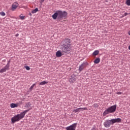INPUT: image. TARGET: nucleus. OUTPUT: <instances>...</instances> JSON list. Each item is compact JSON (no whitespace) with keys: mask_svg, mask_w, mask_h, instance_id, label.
Segmentation results:
<instances>
[{"mask_svg":"<svg viewBox=\"0 0 130 130\" xmlns=\"http://www.w3.org/2000/svg\"><path fill=\"white\" fill-rule=\"evenodd\" d=\"M62 53H61V51H58L56 52V57H60V56H62Z\"/></svg>","mask_w":130,"mask_h":130,"instance_id":"obj_11","label":"nucleus"},{"mask_svg":"<svg viewBox=\"0 0 130 130\" xmlns=\"http://www.w3.org/2000/svg\"><path fill=\"white\" fill-rule=\"evenodd\" d=\"M128 34L130 36V30L128 32Z\"/></svg>","mask_w":130,"mask_h":130,"instance_id":"obj_29","label":"nucleus"},{"mask_svg":"<svg viewBox=\"0 0 130 130\" xmlns=\"http://www.w3.org/2000/svg\"><path fill=\"white\" fill-rule=\"evenodd\" d=\"M44 0H41V4H42V3H44Z\"/></svg>","mask_w":130,"mask_h":130,"instance_id":"obj_27","label":"nucleus"},{"mask_svg":"<svg viewBox=\"0 0 130 130\" xmlns=\"http://www.w3.org/2000/svg\"><path fill=\"white\" fill-rule=\"evenodd\" d=\"M66 43L64 44L63 47H62V51L65 52L66 53L71 51V48H72V46L69 43H71V40L67 39L66 40Z\"/></svg>","mask_w":130,"mask_h":130,"instance_id":"obj_3","label":"nucleus"},{"mask_svg":"<svg viewBox=\"0 0 130 130\" xmlns=\"http://www.w3.org/2000/svg\"><path fill=\"white\" fill-rule=\"evenodd\" d=\"M94 63H99L100 62V58H96L93 61Z\"/></svg>","mask_w":130,"mask_h":130,"instance_id":"obj_15","label":"nucleus"},{"mask_svg":"<svg viewBox=\"0 0 130 130\" xmlns=\"http://www.w3.org/2000/svg\"><path fill=\"white\" fill-rule=\"evenodd\" d=\"M18 7H19V4H18V3L15 2L12 5L11 10L12 11H16V9Z\"/></svg>","mask_w":130,"mask_h":130,"instance_id":"obj_9","label":"nucleus"},{"mask_svg":"<svg viewBox=\"0 0 130 130\" xmlns=\"http://www.w3.org/2000/svg\"><path fill=\"white\" fill-rule=\"evenodd\" d=\"M84 110H88V109H87V108H79L74 110L73 112L77 113V112H80V111H84Z\"/></svg>","mask_w":130,"mask_h":130,"instance_id":"obj_8","label":"nucleus"},{"mask_svg":"<svg viewBox=\"0 0 130 130\" xmlns=\"http://www.w3.org/2000/svg\"><path fill=\"white\" fill-rule=\"evenodd\" d=\"M116 110V105L109 107L104 112V115L109 114V113H114Z\"/></svg>","mask_w":130,"mask_h":130,"instance_id":"obj_4","label":"nucleus"},{"mask_svg":"<svg viewBox=\"0 0 130 130\" xmlns=\"http://www.w3.org/2000/svg\"><path fill=\"white\" fill-rule=\"evenodd\" d=\"M126 5H127V6H130V0L126 1Z\"/></svg>","mask_w":130,"mask_h":130,"instance_id":"obj_21","label":"nucleus"},{"mask_svg":"<svg viewBox=\"0 0 130 130\" xmlns=\"http://www.w3.org/2000/svg\"><path fill=\"white\" fill-rule=\"evenodd\" d=\"M57 12L58 14V19L59 20H62V18L68 16V13L66 11H57Z\"/></svg>","mask_w":130,"mask_h":130,"instance_id":"obj_5","label":"nucleus"},{"mask_svg":"<svg viewBox=\"0 0 130 130\" xmlns=\"http://www.w3.org/2000/svg\"><path fill=\"white\" fill-rule=\"evenodd\" d=\"M19 17L21 19V20H24V19L25 18V16H23V14H21Z\"/></svg>","mask_w":130,"mask_h":130,"instance_id":"obj_20","label":"nucleus"},{"mask_svg":"<svg viewBox=\"0 0 130 130\" xmlns=\"http://www.w3.org/2000/svg\"><path fill=\"white\" fill-rule=\"evenodd\" d=\"M30 16H32V14L31 13H29Z\"/></svg>","mask_w":130,"mask_h":130,"instance_id":"obj_32","label":"nucleus"},{"mask_svg":"<svg viewBox=\"0 0 130 130\" xmlns=\"http://www.w3.org/2000/svg\"><path fill=\"white\" fill-rule=\"evenodd\" d=\"M52 18L54 19V20H56V18H58V13H57V11L52 16Z\"/></svg>","mask_w":130,"mask_h":130,"instance_id":"obj_12","label":"nucleus"},{"mask_svg":"<svg viewBox=\"0 0 130 130\" xmlns=\"http://www.w3.org/2000/svg\"><path fill=\"white\" fill-rule=\"evenodd\" d=\"M99 54V50H95L92 53V55L96 56V55H98Z\"/></svg>","mask_w":130,"mask_h":130,"instance_id":"obj_16","label":"nucleus"},{"mask_svg":"<svg viewBox=\"0 0 130 130\" xmlns=\"http://www.w3.org/2000/svg\"><path fill=\"white\" fill-rule=\"evenodd\" d=\"M88 66V62H83L82 64H81L79 67V72H82L85 68H86Z\"/></svg>","mask_w":130,"mask_h":130,"instance_id":"obj_7","label":"nucleus"},{"mask_svg":"<svg viewBox=\"0 0 130 130\" xmlns=\"http://www.w3.org/2000/svg\"><path fill=\"white\" fill-rule=\"evenodd\" d=\"M117 94H118V95H121V94H122V92H117Z\"/></svg>","mask_w":130,"mask_h":130,"instance_id":"obj_25","label":"nucleus"},{"mask_svg":"<svg viewBox=\"0 0 130 130\" xmlns=\"http://www.w3.org/2000/svg\"><path fill=\"white\" fill-rule=\"evenodd\" d=\"M127 15H128V14L127 13H125L124 14V16H127Z\"/></svg>","mask_w":130,"mask_h":130,"instance_id":"obj_26","label":"nucleus"},{"mask_svg":"<svg viewBox=\"0 0 130 130\" xmlns=\"http://www.w3.org/2000/svg\"><path fill=\"white\" fill-rule=\"evenodd\" d=\"M38 12V8H36L35 10L31 11L32 14H35Z\"/></svg>","mask_w":130,"mask_h":130,"instance_id":"obj_18","label":"nucleus"},{"mask_svg":"<svg viewBox=\"0 0 130 130\" xmlns=\"http://www.w3.org/2000/svg\"><path fill=\"white\" fill-rule=\"evenodd\" d=\"M0 15H1V16H6V13L4 12H0Z\"/></svg>","mask_w":130,"mask_h":130,"instance_id":"obj_24","label":"nucleus"},{"mask_svg":"<svg viewBox=\"0 0 130 130\" xmlns=\"http://www.w3.org/2000/svg\"><path fill=\"white\" fill-rule=\"evenodd\" d=\"M48 83V82H46V81H44L40 82V85L41 86H42L43 85H45L46 84H47Z\"/></svg>","mask_w":130,"mask_h":130,"instance_id":"obj_17","label":"nucleus"},{"mask_svg":"<svg viewBox=\"0 0 130 130\" xmlns=\"http://www.w3.org/2000/svg\"><path fill=\"white\" fill-rule=\"evenodd\" d=\"M77 123H73L69 126L66 127V130H76V127H77Z\"/></svg>","mask_w":130,"mask_h":130,"instance_id":"obj_6","label":"nucleus"},{"mask_svg":"<svg viewBox=\"0 0 130 130\" xmlns=\"http://www.w3.org/2000/svg\"><path fill=\"white\" fill-rule=\"evenodd\" d=\"M25 69H26L27 71H30V67H29V66H25Z\"/></svg>","mask_w":130,"mask_h":130,"instance_id":"obj_23","label":"nucleus"},{"mask_svg":"<svg viewBox=\"0 0 130 130\" xmlns=\"http://www.w3.org/2000/svg\"><path fill=\"white\" fill-rule=\"evenodd\" d=\"M116 122H121V119L117 118L116 119H112L111 120H107L104 123V125L105 127H109L111 124H113V123H116Z\"/></svg>","mask_w":130,"mask_h":130,"instance_id":"obj_2","label":"nucleus"},{"mask_svg":"<svg viewBox=\"0 0 130 130\" xmlns=\"http://www.w3.org/2000/svg\"><path fill=\"white\" fill-rule=\"evenodd\" d=\"M35 85H36V84L34 83L31 85V86L29 88L30 91H32L33 90V88H34Z\"/></svg>","mask_w":130,"mask_h":130,"instance_id":"obj_19","label":"nucleus"},{"mask_svg":"<svg viewBox=\"0 0 130 130\" xmlns=\"http://www.w3.org/2000/svg\"><path fill=\"white\" fill-rule=\"evenodd\" d=\"M18 104H16L14 103H12L10 104V107L11 108H16L17 107H18Z\"/></svg>","mask_w":130,"mask_h":130,"instance_id":"obj_13","label":"nucleus"},{"mask_svg":"<svg viewBox=\"0 0 130 130\" xmlns=\"http://www.w3.org/2000/svg\"><path fill=\"white\" fill-rule=\"evenodd\" d=\"M128 49L130 50V45L128 46Z\"/></svg>","mask_w":130,"mask_h":130,"instance_id":"obj_31","label":"nucleus"},{"mask_svg":"<svg viewBox=\"0 0 130 130\" xmlns=\"http://www.w3.org/2000/svg\"><path fill=\"white\" fill-rule=\"evenodd\" d=\"M29 111V110H26L20 114H18L13 117L11 118V122L12 123H15V122H17V121H20L21 119L24 118L26 113H27Z\"/></svg>","mask_w":130,"mask_h":130,"instance_id":"obj_1","label":"nucleus"},{"mask_svg":"<svg viewBox=\"0 0 130 130\" xmlns=\"http://www.w3.org/2000/svg\"><path fill=\"white\" fill-rule=\"evenodd\" d=\"M11 62V61H9L6 64V67H8V69H10V63Z\"/></svg>","mask_w":130,"mask_h":130,"instance_id":"obj_22","label":"nucleus"},{"mask_svg":"<svg viewBox=\"0 0 130 130\" xmlns=\"http://www.w3.org/2000/svg\"><path fill=\"white\" fill-rule=\"evenodd\" d=\"M69 81L71 83H74V82H76V78L71 76Z\"/></svg>","mask_w":130,"mask_h":130,"instance_id":"obj_14","label":"nucleus"},{"mask_svg":"<svg viewBox=\"0 0 130 130\" xmlns=\"http://www.w3.org/2000/svg\"><path fill=\"white\" fill-rule=\"evenodd\" d=\"M9 69V68H8V66H5L2 69L0 70V74H3V73H6V72H7V70Z\"/></svg>","mask_w":130,"mask_h":130,"instance_id":"obj_10","label":"nucleus"},{"mask_svg":"<svg viewBox=\"0 0 130 130\" xmlns=\"http://www.w3.org/2000/svg\"><path fill=\"white\" fill-rule=\"evenodd\" d=\"M97 105V104H95L93 105V106H96Z\"/></svg>","mask_w":130,"mask_h":130,"instance_id":"obj_30","label":"nucleus"},{"mask_svg":"<svg viewBox=\"0 0 130 130\" xmlns=\"http://www.w3.org/2000/svg\"><path fill=\"white\" fill-rule=\"evenodd\" d=\"M15 36H16V37H18V36H19V34H17L15 35Z\"/></svg>","mask_w":130,"mask_h":130,"instance_id":"obj_28","label":"nucleus"}]
</instances>
